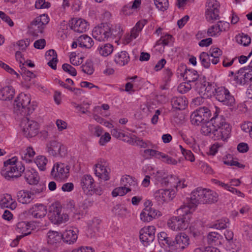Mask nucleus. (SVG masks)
<instances>
[{
  "instance_id": "nucleus-1",
  "label": "nucleus",
  "mask_w": 252,
  "mask_h": 252,
  "mask_svg": "<svg viewBox=\"0 0 252 252\" xmlns=\"http://www.w3.org/2000/svg\"><path fill=\"white\" fill-rule=\"evenodd\" d=\"M176 211L179 216L172 217L168 220V227L174 231L186 229L191 217V211L186 205H183Z\"/></svg>"
},
{
  "instance_id": "nucleus-2",
  "label": "nucleus",
  "mask_w": 252,
  "mask_h": 252,
  "mask_svg": "<svg viewBox=\"0 0 252 252\" xmlns=\"http://www.w3.org/2000/svg\"><path fill=\"white\" fill-rule=\"evenodd\" d=\"M33 102H31V97L28 94L21 93L16 98L13 103V111L21 116H29L36 107Z\"/></svg>"
},
{
  "instance_id": "nucleus-3",
  "label": "nucleus",
  "mask_w": 252,
  "mask_h": 252,
  "mask_svg": "<svg viewBox=\"0 0 252 252\" xmlns=\"http://www.w3.org/2000/svg\"><path fill=\"white\" fill-rule=\"evenodd\" d=\"M23 164L18 161L17 158L14 157L4 162V166L1 171V175L7 180L18 178L25 171Z\"/></svg>"
},
{
  "instance_id": "nucleus-4",
  "label": "nucleus",
  "mask_w": 252,
  "mask_h": 252,
  "mask_svg": "<svg viewBox=\"0 0 252 252\" xmlns=\"http://www.w3.org/2000/svg\"><path fill=\"white\" fill-rule=\"evenodd\" d=\"M215 112L213 117L209 120L212 125L219 133L220 140H226L230 135L231 127L230 125L226 122L223 116L219 115L220 112L219 108L215 106Z\"/></svg>"
},
{
  "instance_id": "nucleus-5",
  "label": "nucleus",
  "mask_w": 252,
  "mask_h": 252,
  "mask_svg": "<svg viewBox=\"0 0 252 252\" xmlns=\"http://www.w3.org/2000/svg\"><path fill=\"white\" fill-rule=\"evenodd\" d=\"M22 117L20 126L23 135L28 138L35 136L38 132V124L29 116Z\"/></svg>"
},
{
  "instance_id": "nucleus-6",
  "label": "nucleus",
  "mask_w": 252,
  "mask_h": 252,
  "mask_svg": "<svg viewBox=\"0 0 252 252\" xmlns=\"http://www.w3.org/2000/svg\"><path fill=\"white\" fill-rule=\"evenodd\" d=\"M62 206L59 203L52 204L49 208L48 216L50 221L55 224L64 223L69 220L66 213H61Z\"/></svg>"
},
{
  "instance_id": "nucleus-7",
  "label": "nucleus",
  "mask_w": 252,
  "mask_h": 252,
  "mask_svg": "<svg viewBox=\"0 0 252 252\" xmlns=\"http://www.w3.org/2000/svg\"><path fill=\"white\" fill-rule=\"evenodd\" d=\"M113 29H111L107 23H102L95 27L93 30L92 35L96 40L101 41H104L109 37L115 36L116 33Z\"/></svg>"
},
{
  "instance_id": "nucleus-8",
  "label": "nucleus",
  "mask_w": 252,
  "mask_h": 252,
  "mask_svg": "<svg viewBox=\"0 0 252 252\" xmlns=\"http://www.w3.org/2000/svg\"><path fill=\"white\" fill-rule=\"evenodd\" d=\"M211 109L208 107H200L191 114L190 122L194 125L199 126L203 124L210 119L211 113Z\"/></svg>"
},
{
  "instance_id": "nucleus-9",
  "label": "nucleus",
  "mask_w": 252,
  "mask_h": 252,
  "mask_svg": "<svg viewBox=\"0 0 252 252\" xmlns=\"http://www.w3.org/2000/svg\"><path fill=\"white\" fill-rule=\"evenodd\" d=\"M214 94L216 99L223 104L233 106L235 103L234 97L230 94L228 90L223 87H220L214 89Z\"/></svg>"
},
{
  "instance_id": "nucleus-10",
  "label": "nucleus",
  "mask_w": 252,
  "mask_h": 252,
  "mask_svg": "<svg viewBox=\"0 0 252 252\" xmlns=\"http://www.w3.org/2000/svg\"><path fill=\"white\" fill-rule=\"evenodd\" d=\"M176 190L173 189H159L154 193V198L158 205L167 203L175 198Z\"/></svg>"
},
{
  "instance_id": "nucleus-11",
  "label": "nucleus",
  "mask_w": 252,
  "mask_h": 252,
  "mask_svg": "<svg viewBox=\"0 0 252 252\" xmlns=\"http://www.w3.org/2000/svg\"><path fill=\"white\" fill-rule=\"evenodd\" d=\"M69 169V166L64 163H56L51 171V175L57 181L64 180L68 177Z\"/></svg>"
},
{
  "instance_id": "nucleus-12",
  "label": "nucleus",
  "mask_w": 252,
  "mask_h": 252,
  "mask_svg": "<svg viewBox=\"0 0 252 252\" xmlns=\"http://www.w3.org/2000/svg\"><path fill=\"white\" fill-rule=\"evenodd\" d=\"M219 3L216 0H207L206 19L207 21L213 23L214 21L219 19Z\"/></svg>"
},
{
  "instance_id": "nucleus-13",
  "label": "nucleus",
  "mask_w": 252,
  "mask_h": 252,
  "mask_svg": "<svg viewBox=\"0 0 252 252\" xmlns=\"http://www.w3.org/2000/svg\"><path fill=\"white\" fill-rule=\"evenodd\" d=\"M156 228L154 226L144 227L139 231V238L142 244L147 247L153 243L155 237Z\"/></svg>"
},
{
  "instance_id": "nucleus-14",
  "label": "nucleus",
  "mask_w": 252,
  "mask_h": 252,
  "mask_svg": "<svg viewBox=\"0 0 252 252\" xmlns=\"http://www.w3.org/2000/svg\"><path fill=\"white\" fill-rule=\"evenodd\" d=\"M204 188H197L193 190L190 194V201L187 205L189 208V211L194 210L198 204L203 203Z\"/></svg>"
},
{
  "instance_id": "nucleus-15",
  "label": "nucleus",
  "mask_w": 252,
  "mask_h": 252,
  "mask_svg": "<svg viewBox=\"0 0 252 252\" xmlns=\"http://www.w3.org/2000/svg\"><path fill=\"white\" fill-rule=\"evenodd\" d=\"M46 148L48 153L53 156L63 157L67 152L66 147L62 143H48Z\"/></svg>"
},
{
  "instance_id": "nucleus-16",
  "label": "nucleus",
  "mask_w": 252,
  "mask_h": 252,
  "mask_svg": "<svg viewBox=\"0 0 252 252\" xmlns=\"http://www.w3.org/2000/svg\"><path fill=\"white\" fill-rule=\"evenodd\" d=\"M69 25L72 30L79 33L85 32L89 28L88 22L82 19L73 18L69 21Z\"/></svg>"
},
{
  "instance_id": "nucleus-17",
  "label": "nucleus",
  "mask_w": 252,
  "mask_h": 252,
  "mask_svg": "<svg viewBox=\"0 0 252 252\" xmlns=\"http://www.w3.org/2000/svg\"><path fill=\"white\" fill-rule=\"evenodd\" d=\"M95 173L99 178L107 181L109 179L110 169L106 166V162L104 160H100L95 165Z\"/></svg>"
},
{
  "instance_id": "nucleus-18",
  "label": "nucleus",
  "mask_w": 252,
  "mask_h": 252,
  "mask_svg": "<svg viewBox=\"0 0 252 252\" xmlns=\"http://www.w3.org/2000/svg\"><path fill=\"white\" fill-rule=\"evenodd\" d=\"M248 69L245 67L241 68L238 71V75L235 77L236 83L240 85L249 84L252 81V69H249V71L244 74V70Z\"/></svg>"
},
{
  "instance_id": "nucleus-19",
  "label": "nucleus",
  "mask_w": 252,
  "mask_h": 252,
  "mask_svg": "<svg viewBox=\"0 0 252 252\" xmlns=\"http://www.w3.org/2000/svg\"><path fill=\"white\" fill-rule=\"evenodd\" d=\"M159 211L153 207L151 208L144 209L140 214V219L144 222H149L154 219L160 216Z\"/></svg>"
},
{
  "instance_id": "nucleus-20",
  "label": "nucleus",
  "mask_w": 252,
  "mask_h": 252,
  "mask_svg": "<svg viewBox=\"0 0 252 252\" xmlns=\"http://www.w3.org/2000/svg\"><path fill=\"white\" fill-rule=\"evenodd\" d=\"M189 239L185 233L176 235L174 243V249L178 251H183L189 245Z\"/></svg>"
},
{
  "instance_id": "nucleus-21",
  "label": "nucleus",
  "mask_w": 252,
  "mask_h": 252,
  "mask_svg": "<svg viewBox=\"0 0 252 252\" xmlns=\"http://www.w3.org/2000/svg\"><path fill=\"white\" fill-rule=\"evenodd\" d=\"M80 185L85 194L90 193L92 190V188L94 185V180L90 175H84L81 178Z\"/></svg>"
},
{
  "instance_id": "nucleus-22",
  "label": "nucleus",
  "mask_w": 252,
  "mask_h": 252,
  "mask_svg": "<svg viewBox=\"0 0 252 252\" xmlns=\"http://www.w3.org/2000/svg\"><path fill=\"white\" fill-rule=\"evenodd\" d=\"M29 213L34 218L41 219L46 216L47 208L42 204H36L30 209Z\"/></svg>"
},
{
  "instance_id": "nucleus-23",
  "label": "nucleus",
  "mask_w": 252,
  "mask_h": 252,
  "mask_svg": "<svg viewBox=\"0 0 252 252\" xmlns=\"http://www.w3.org/2000/svg\"><path fill=\"white\" fill-rule=\"evenodd\" d=\"M16 231L18 233H21L22 235L18 236L15 241L17 242L24 236H27L31 233V229L29 223L25 221H21L18 222L16 225Z\"/></svg>"
},
{
  "instance_id": "nucleus-24",
  "label": "nucleus",
  "mask_w": 252,
  "mask_h": 252,
  "mask_svg": "<svg viewBox=\"0 0 252 252\" xmlns=\"http://www.w3.org/2000/svg\"><path fill=\"white\" fill-rule=\"evenodd\" d=\"M201 132L205 135H211V134H213L214 135L216 136L217 135V140H220V137L219 136V133L217 132V130L214 128L212 125V123L210 122L209 120L204 123L201 126ZM216 140V139H214Z\"/></svg>"
},
{
  "instance_id": "nucleus-25",
  "label": "nucleus",
  "mask_w": 252,
  "mask_h": 252,
  "mask_svg": "<svg viewBox=\"0 0 252 252\" xmlns=\"http://www.w3.org/2000/svg\"><path fill=\"white\" fill-rule=\"evenodd\" d=\"M24 178L29 184H37L39 180L38 173L33 169H27L24 172Z\"/></svg>"
},
{
  "instance_id": "nucleus-26",
  "label": "nucleus",
  "mask_w": 252,
  "mask_h": 252,
  "mask_svg": "<svg viewBox=\"0 0 252 252\" xmlns=\"http://www.w3.org/2000/svg\"><path fill=\"white\" fill-rule=\"evenodd\" d=\"M173 108L177 110H184L188 105V101L184 96H174L171 101Z\"/></svg>"
},
{
  "instance_id": "nucleus-27",
  "label": "nucleus",
  "mask_w": 252,
  "mask_h": 252,
  "mask_svg": "<svg viewBox=\"0 0 252 252\" xmlns=\"http://www.w3.org/2000/svg\"><path fill=\"white\" fill-rule=\"evenodd\" d=\"M18 201L22 204H28L34 199L30 191L21 190L17 193Z\"/></svg>"
},
{
  "instance_id": "nucleus-28",
  "label": "nucleus",
  "mask_w": 252,
  "mask_h": 252,
  "mask_svg": "<svg viewBox=\"0 0 252 252\" xmlns=\"http://www.w3.org/2000/svg\"><path fill=\"white\" fill-rule=\"evenodd\" d=\"M203 198L202 204L212 203L218 200V195L216 192L206 189L203 190Z\"/></svg>"
},
{
  "instance_id": "nucleus-29",
  "label": "nucleus",
  "mask_w": 252,
  "mask_h": 252,
  "mask_svg": "<svg viewBox=\"0 0 252 252\" xmlns=\"http://www.w3.org/2000/svg\"><path fill=\"white\" fill-rule=\"evenodd\" d=\"M15 94V90L12 86H5L0 90V99L2 100H10Z\"/></svg>"
},
{
  "instance_id": "nucleus-30",
  "label": "nucleus",
  "mask_w": 252,
  "mask_h": 252,
  "mask_svg": "<svg viewBox=\"0 0 252 252\" xmlns=\"http://www.w3.org/2000/svg\"><path fill=\"white\" fill-rule=\"evenodd\" d=\"M45 56L46 60L49 61L48 65L52 69H56L58 60L56 51L53 49H50L46 52Z\"/></svg>"
},
{
  "instance_id": "nucleus-31",
  "label": "nucleus",
  "mask_w": 252,
  "mask_h": 252,
  "mask_svg": "<svg viewBox=\"0 0 252 252\" xmlns=\"http://www.w3.org/2000/svg\"><path fill=\"white\" fill-rule=\"evenodd\" d=\"M129 61V56L126 51L118 53L115 57L114 62L120 66H124Z\"/></svg>"
},
{
  "instance_id": "nucleus-32",
  "label": "nucleus",
  "mask_w": 252,
  "mask_h": 252,
  "mask_svg": "<svg viewBox=\"0 0 252 252\" xmlns=\"http://www.w3.org/2000/svg\"><path fill=\"white\" fill-rule=\"evenodd\" d=\"M77 232V229L66 230L63 235V238L69 244L74 243L78 238Z\"/></svg>"
},
{
  "instance_id": "nucleus-33",
  "label": "nucleus",
  "mask_w": 252,
  "mask_h": 252,
  "mask_svg": "<svg viewBox=\"0 0 252 252\" xmlns=\"http://www.w3.org/2000/svg\"><path fill=\"white\" fill-rule=\"evenodd\" d=\"M79 46L90 49L94 45V41L91 37L86 34L80 36L77 39Z\"/></svg>"
},
{
  "instance_id": "nucleus-34",
  "label": "nucleus",
  "mask_w": 252,
  "mask_h": 252,
  "mask_svg": "<svg viewBox=\"0 0 252 252\" xmlns=\"http://www.w3.org/2000/svg\"><path fill=\"white\" fill-rule=\"evenodd\" d=\"M121 185L127 188H132V190H136L138 184L134 178L130 176H124L121 180Z\"/></svg>"
},
{
  "instance_id": "nucleus-35",
  "label": "nucleus",
  "mask_w": 252,
  "mask_h": 252,
  "mask_svg": "<svg viewBox=\"0 0 252 252\" xmlns=\"http://www.w3.org/2000/svg\"><path fill=\"white\" fill-rule=\"evenodd\" d=\"M44 28H42L39 24L35 22V20H33L30 25L28 26L29 33L33 37L38 36L39 33H41L43 32Z\"/></svg>"
},
{
  "instance_id": "nucleus-36",
  "label": "nucleus",
  "mask_w": 252,
  "mask_h": 252,
  "mask_svg": "<svg viewBox=\"0 0 252 252\" xmlns=\"http://www.w3.org/2000/svg\"><path fill=\"white\" fill-rule=\"evenodd\" d=\"M0 204L2 208H9L12 210L14 209L17 206L16 202L12 199L11 196L9 194H6L1 198Z\"/></svg>"
},
{
  "instance_id": "nucleus-37",
  "label": "nucleus",
  "mask_w": 252,
  "mask_h": 252,
  "mask_svg": "<svg viewBox=\"0 0 252 252\" xmlns=\"http://www.w3.org/2000/svg\"><path fill=\"white\" fill-rule=\"evenodd\" d=\"M62 236L57 231L50 230L47 233V243L50 245H54L59 243Z\"/></svg>"
},
{
  "instance_id": "nucleus-38",
  "label": "nucleus",
  "mask_w": 252,
  "mask_h": 252,
  "mask_svg": "<svg viewBox=\"0 0 252 252\" xmlns=\"http://www.w3.org/2000/svg\"><path fill=\"white\" fill-rule=\"evenodd\" d=\"M22 159L27 163H30L35 154V151L32 147H28L26 149L20 152Z\"/></svg>"
},
{
  "instance_id": "nucleus-39",
  "label": "nucleus",
  "mask_w": 252,
  "mask_h": 252,
  "mask_svg": "<svg viewBox=\"0 0 252 252\" xmlns=\"http://www.w3.org/2000/svg\"><path fill=\"white\" fill-rule=\"evenodd\" d=\"M163 187L170 186V187L176 188V187H180L181 186V182L179 180L177 177L172 175H167L165 178Z\"/></svg>"
},
{
  "instance_id": "nucleus-40",
  "label": "nucleus",
  "mask_w": 252,
  "mask_h": 252,
  "mask_svg": "<svg viewBox=\"0 0 252 252\" xmlns=\"http://www.w3.org/2000/svg\"><path fill=\"white\" fill-rule=\"evenodd\" d=\"M220 235L216 232H209L207 237V243L209 245H217L220 244Z\"/></svg>"
},
{
  "instance_id": "nucleus-41",
  "label": "nucleus",
  "mask_w": 252,
  "mask_h": 252,
  "mask_svg": "<svg viewBox=\"0 0 252 252\" xmlns=\"http://www.w3.org/2000/svg\"><path fill=\"white\" fill-rule=\"evenodd\" d=\"M183 76L187 82H194L197 80L199 75L196 70L186 69Z\"/></svg>"
},
{
  "instance_id": "nucleus-42",
  "label": "nucleus",
  "mask_w": 252,
  "mask_h": 252,
  "mask_svg": "<svg viewBox=\"0 0 252 252\" xmlns=\"http://www.w3.org/2000/svg\"><path fill=\"white\" fill-rule=\"evenodd\" d=\"M157 158L168 164L176 165L178 163L177 160L175 159L160 152L158 153Z\"/></svg>"
},
{
  "instance_id": "nucleus-43",
  "label": "nucleus",
  "mask_w": 252,
  "mask_h": 252,
  "mask_svg": "<svg viewBox=\"0 0 252 252\" xmlns=\"http://www.w3.org/2000/svg\"><path fill=\"white\" fill-rule=\"evenodd\" d=\"M97 50L101 56L107 57L112 53L113 46L111 44L107 43L98 47Z\"/></svg>"
},
{
  "instance_id": "nucleus-44",
  "label": "nucleus",
  "mask_w": 252,
  "mask_h": 252,
  "mask_svg": "<svg viewBox=\"0 0 252 252\" xmlns=\"http://www.w3.org/2000/svg\"><path fill=\"white\" fill-rule=\"evenodd\" d=\"M236 42L244 46H248L251 42V39L247 34L242 33L237 35L235 37Z\"/></svg>"
},
{
  "instance_id": "nucleus-45",
  "label": "nucleus",
  "mask_w": 252,
  "mask_h": 252,
  "mask_svg": "<svg viewBox=\"0 0 252 252\" xmlns=\"http://www.w3.org/2000/svg\"><path fill=\"white\" fill-rule=\"evenodd\" d=\"M132 188H127L123 186V187H118L114 189L112 192V194L113 197H116L117 196H124L129 191L132 190Z\"/></svg>"
},
{
  "instance_id": "nucleus-46",
  "label": "nucleus",
  "mask_w": 252,
  "mask_h": 252,
  "mask_svg": "<svg viewBox=\"0 0 252 252\" xmlns=\"http://www.w3.org/2000/svg\"><path fill=\"white\" fill-rule=\"evenodd\" d=\"M150 174L151 175L153 176L155 180L159 182L162 187L163 184H165V182H164V179L166 178L167 175L164 171L158 170L156 173L153 172Z\"/></svg>"
},
{
  "instance_id": "nucleus-47",
  "label": "nucleus",
  "mask_w": 252,
  "mask_h": 252,
  "mask_svg": "<svg viewBox=\"0 0 252 252\" xmlns=\"http://www.w3.org/2000/svg\"><path fill=\"white\" fill-rule=\"evenodd\" d=\"M47 161V159L42 156H38L34 161L36 165L41 171H44L46 169Z\"/></svg>"
},
{
  "instance_id": "nucleus-48",
  "label": "nucleus",
  "mask_w": 252,
  "mask_h": 252,
  "mask_svg": "<svg viewBox=\"0 0 252 252\" xmlns=\"http://www.w3.org/2000/svg\"><path fill=\"white\" fill-rule=\"evenodd\" d=\"M112 211L115 215L121 217H125L127 213V209L125 207L119 204L114 207Z\"/></svg>"
},
{
  "instance_id": "nucleus-49",
  "label": "nucleus",
  "mask_w": 252,
  "mask_h": 252,
  "mask_svg": "<svg viewBox=\"0 0 252 252\" xmlns=\"http://www.w3.org/2000/svg\"><path fill=\"white\" fill-rule=\"evenodd\" d=\"M201 64L206 68H208L210 65V59L208 53L202 52L199 56Z\"/></svg>"
},
{
  "instance_id": "nucleus-50",
  "label": "nucleus",
  "mask_w": 252,
  "mask_h": 252,
  "mask_svg": "<svg viewBox=\"0 0 252 252\" xmlns=\"http://www.w3.org/2000/svg\"><path fill=\"white\" fill-rule=\"evenodd\" d=\"M154 3L156 7L162 11L166 10L169 6L168 0H154Z\"/></svg>"
},
{
  "instance_id": "nucleus-51",
  "label": "nucleus",
  "mask_w": 252,
  "mask_h": 252,
  "mask_svg": "<svg viewBox=\"0 0 252 252\" xmlns=\"http://www.w3.org/2000/svg\"><path fill=\"white\" fill-rule=\"evenodd\" d=\"M34 20H35V22L39 24L44 29L45 25L48 24L49 21V19L47 15L45 14L41 15L35 18Z\"/></svg>"
},
{
  "instance_id": "nucleus-52",
  "label": "nucleus",
  "mask_w": 252,
  "mask_h": 252,
  "mask_svg": "<svg viewBox=\"0 0 252 252\" xmlns=\"http://www.w3.org/2000/svg\"><path fill=\"white\" fill-rule=\"evenodd\" d=\"M81 68L83 72L89 75L92 74L94 71L93 63L91 62H87L85 64H83Z\"/></svg>"
},
{
  "instance_id": "nucleus-53",
  "label": "nucleus",
  "mask_w": 252,
  "mask_h": 252,
  "mask_svg": "<svg viewBox=\"0 0 252 252\" xmlns=\"http://www.w3.org/2000/svg\"><path fill=\"white\" fill-rule=\"evenodd\" d=\"M46 189L45 186L43 185L39 184L36 185L35 186L33 187L30 191L33 196L39 194Z\"/></svg>"
},
{
  "instance_id": "nucleus-54",
  "label": "nucleus",
  "mask_w": 252,
  "mask_h": 252,
  "mask_svg": "<svg viewBox=\"0 0 252 252\" xmlns=\"http://www.w3.org/2000/svg\"><path fill=\"white\" fill-rule=\"evenodd\" d=\"M172 36L170 34H166L165 36H161L160 38L157 41V45H162L163 46L168 45L171 40Z\"/></svg>"
},
{
  "instance_id": "nucleus-55",
  "label": "nucleus",
  "mask_w": 252,
  "mask_h": 252,
  "mask_svg": "<svg viewBox=\"0 0 252 252\" xmlns=\"http://www.w3.org/2000/svg\"><path fill=\"white\" fill-rule=\"evenodd\" d=\"M200 168L201 171L206 174L212 175L214 173L213 169L207 163L203 162H200Z\"/></svg>"
},
{
  "instance_id": "nucleus-56",
  "label": "nucleus",
  "mask_w": 252,
  "mask_h": 252,
  "mask_svg": "<svg viewBox=\"0 0 252 252\" xmlns=\"http://www.w3.org/2000/svg\"><path fill=\"white\" fill-rule=\"evenodd\" d=\"M62 68L64 71L67 72L70 75L75 76L77 74V72L74 67L68 63H64L62 65Z\"/></svg>"
},
{
  "instance_id": "nucleus-57",
  "label": "nucleus",
  "mask_w": 252,
  "mask_h": 252,
  "mask_svg": "<svg viewBox=\"0 0 252 252\" xmlns=\"http://www.w3.org/2000/svg\"><path fill=\"white\" fill-rule=\"evenodd\" d=\"M180 148L181 149L182 153L185 157L186 160H189L191 162H193L195 160V158L193 154L189 150H186L182 147V146L180 145Z\"/></svg>"
},
{
  "instance_id": "nucleus-58",
  "label": "nucleus",
  "mask_w": 252,
  "mask_h": 252,
  "mask_svg": "<svg viewBox=\"0 0 252 252\" xmlns=\"http://www.w3.org/2000/svg\"><path fill=\"white\" fill-rule=\"evenodd\" d=\"M217 24L220 34L221 32L226 31L229 29V23L227 22L219 21Z\"/></svg>"
},
{
  "instance_id": "nucleus-59",
  "label": "nucleus",
  "mask_w": 252,
  "mask_h": 252,
  "mask_svg": "<svg viewBox=\"0 0 252 252\" xmlns=\"http://www.w3.org/2000/svg\"><path fill=\"white\" fill-rule=\"evenodd\" d=\"M22 69V74L26 81H30L31 79L35 77V75L34 73L30 70H27L26 68Z\"/></svg>"
},
{
  "instance_id": "nucleus-60",
  "label": "nucleus",
  "mask_w": 252,
  "mask_h": 252,
  "mask_svg": "<svg viewBox=\"0 0 252 252\" xmlns=\"http://www.w3.org/2000/svg\"><path fill=\"white\" fill-rule=\"evenodd\" d=\"M174 241L172 239L167 236V238L164 239L163 244H161L160 245L161 247L163 248V249L167 250V248H169L170 247H174Z\"/></svg>"
},
{
  "instance_id": "nucleus-61",
  "label": "nucleus",
  "mask_w": 252,
  "mask_h": 252,
  "mask_svg": "<svg viewBox=\"0 0 252 252\" xmlns=\"http://www.w3.org/2000/svg\"><path fill=\"white\" fill-rule=\"evenodd\" d=\"M207 34L210 36H216L220 34L219 32L218 24L217 25H212L211 26L207 31Z\"/></svg>"
},
{
  "instance_id": "nucleus-62",
  "label": "nucleus",
  "mask_w": 252,
  "mask_h": 252,
  "mask_svg": "<svg viewBox=\"0 0 252 252\" xmlns=\"http://www.w3.org/2000/svg\"><path fill=\"white\" fill-rule=\"evenodd\" d=\"M50 6V3L45 2V0H36L35 7L37 9L48 8Z\"/></svg>"
},
{
  "instance_id": "nucleus-63",
  "label": "nucleus",
  "mask_w": 252,
  "mask_h": 252,
  "mask_svg": "<svg viewBox=\"0 0 252 252\" xmlns=\"http://www.w3.org/2000/svg\"><path fill=\"white\" fill-rule=\"evenodd\" d=\"M140 32L134 28L131 30L130 35H128L126 37V40L127 43L130 42L134 39H135L139 35Z\"/></svg>"
},
{
  "instance_id": "nucleus-64",
  "label": "nucleus",
  "mask_w": 252,
  "mask_h": 252,
  "mask_svg": "<svg viewBox=\"0 0 252 252\" xmlns=\"http://www.w3.org/2000/svg\"><path fill=\"white\" fill-rule=\"evenodd\" d=\"M227 222L225 220H219L217 221V222L214 224L212 227L217 229H222L226 228Z\"/></svg>"
}]
</instances>
